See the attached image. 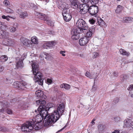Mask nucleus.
<instances>
[{"label": "nucleus", "mask_w": 133, "mask_h": 133, "mask_svg": "<svg viewBox=\"0 0 133 133\" xmlns=\"http://www.w3.org/2000/svg\"><path fill=\"white\" fill-rule=\"evenodd\" d=\"M20 88L22 89H24L27 86L26 83L24 81H22L20 83Z\"/></svg>", "instance_id": "nucleus-25"}, {"label": "nucleus", "mask_w": 133, "mask_h": 133, "mask_svg": "<svg viewBox=\"0 0 133 133\" xmlns=\"http://www.w3.org/2000/svg\"><path fill=\"white\" fill-rule=\"evenodd\" d=\"M35 82H37L38 83L41 85H43V79L42 78H41L40 79L37 81V79L35 80Z\"/></svg>", "instance_id": "nucleus-37"}, {"label": "nucleus", "mask_w": 133, "mask_h": 133, "mask_svg": "<svg viewBox=\"0 0 133 133\" xmlns=\"http://www.w3.org/2000/svg\"><path fill=\"white\" fill-rule=\"evenodd\" d=\"M7 130V129L4 127L0 126V131H5Z\"/></svg>", "instance_id": "nucleus-47"}, {"label": "nucleus", "mask_w": 133, "mask_h": 133, "mask_svg": "<svg viewBox=\"0 0 133 133\" xmlns=\"http://www.w3.org/2000/svg\"><path fill=\"white\" fill-rule=\"evenodd\" d=\"M60 87L62 88H64L66 90L69 89L70 88V86L67 84L63 83L60 85Z\"/></svg>", "instance_id": "nucleus-24"}, {"label": "nucleus", "mask_w": 133, "mask_h": 133, "mask_svg": "<svg viewBox=\"0 0 133 133\" xmlns=\"http://www.w3.org/2000/svg\"><path fill=\"white\" fill-rule=\"evenodd\" d=\"M82 2L84 3H88L89 1V0H81Z\"/></svg>", "instance_id": "nucleus-57"}, {"label": "nucleus", "mask_w": 133, "mask_h": 133, "mask_svg": "<svg viewBox=\"0 0 133 133\" xmlns=\"http://www.w3.org/2000/svg\"><path fill=\"white\" fill-rule=\"evenodd\" d=\"M104 21L102 19H100L98 21V23L99 25L101 26H102L104 24Z\"/></svg>", "instance_id": "nucleus-39"}, {"label": "nucleus", "mask_w": 133, "mask_h": 133, "mask_svg": "<svg viewBox=\"0 0 133 133\" xmlns=\"http://www.w3.org/2000/svg\"><path fill=\"white\" fill-rule=\"evenodd\" d=\"M46 21V23L49 25L51 26H54V23L51 21L49 20H47Z\"/></svg>", "instance_id": "nucleus-42"}, {"label": "nucleus", "mask_w": 133, "mask_h": 133, "mask_svg": "<svg viewBox=\"0 0 133 133\" xmlns=\"http://www.w3.org/2000/svg\"><path fill=\"white\" fill-rule=\"evenodd\" d=\"M99 0H91V3L92 5H95L98 3Z\"/></svg>", "instance_id": "nucleus-41"}, {"label": "nucleus", "mask_w": 133, "mask_h": 133, "mask_svg": "<svg viewBox=\"0 0 133 133\" xmlns=\"http://www.w3.org/2000/svg\"><path fill=\"white\" fill-rule=\"evenodd\" d=\"M89 7L88 5L85 4H81L80 6L79 9H83L85 11L87 12L88 11H89Z\"/></svg>", "instance_id": "nucleus-19"}, {"label": "nucleus", "mask_w": 133, "mask_h": 133, "mask_svg": "<svg viewBox=\"0 0 133 133\" xmlns=\"http://www.w3.org/2000/svg\"><path fill=\"white\" fill-rule=\"evenodd\" d=\"M0 28L2 30H6L8 29L7 25L0 21Z\"/></svg>", "instance_id": "nucleus-22"}, {"label": "nucleus", "mask_w": 133, "mask_h": 133, "mask_svg": "<svg viewBox=\"0 0 133 133\" xmlns=\"http://www.w3.org/2000/svg\"><path fill=\"white\" fill-rule=\"evenodd\" d=\"M52 82V80L48 78L46 81V82L48 84H50Z\"/></svg>", "instance_id": "nucleus-46"}, {"label": "nucleus", "mask_w": 133, "mask_h": 133, "mask_svg": "<svg viewBox=\"0 0 133 133\" xmlns=\"http://www.w3.org/2000/svg\"><path fill=\"white\" fill-rule=\"evenodd\" d=\"M5 41H6V45H12L14 44V42L13 40H12L11 39H5Z\"/></svg>", "instance_id": "nucleus-21"}, {"label": "nucleus", "mask_w": 133, "mask_h": 133, "mask_svg": "<svg viewBox=\"0 0 133 133\" xmlns=\"http://www.w3.org/2000/svg\"><path fill=\"white\" fill-rule=\"evenodd\" d=\"M65 52V51H60V53L62 54V55L63 56H65V55L64 54V53Z\"/></svg>", "instance_id": "nucleus-55"}, {"label": "nucleus", "mask_w": 133, "mask_h": 133, "mask_svg": "<svg viewBox=\"0 0 133 133\" xmlns=\"http://www.w3.org/2000/svg\"><path fill=\"white\" fill-rule=\"evenodd\" d=\"M2 18L3 19H6L7 18H12V17L10 16H5L4 15H3L2 16Z\"/></svg>", "instance_id": "nucleus-54"}, {"label": "nucleus", "mask_w": 133, "mask_h": 133, "mask_svg": "<svg viewBox=\"0 0 133 133\" xmlns=\"http://www.w3.org/2000/svg\"><path fill=\"white\" fill-rule=\"evenodd\" d=\"M8 59V57L5 55H3L0 57V59L2 62H4L7 61Z\"/></svg>", "instance_id": "nucleus-35"}, {"label": "nucleus", "mask_w": 133, "mask_h": 133, "mask_svg": "<svg viewBox=\"0 0 133 133\" xmlns=\"http://www.w3.org/2000/svg\"><path fill=\"white\" fill-rule=\"evenodd\" d=\"M47 105L48 106V109L49 110L50 108L53 107L54 106V105L53 104L51 103H48Z\"/></svg>", "instance_id": "nucleus-45"}, {"label": "nucleus", "mask_w": 133, "mask_h": 133, "mask_svg": "<svg viewBox=\"0 0 133 133\" xmlns=\"http://www.w3.org/2000/svg\"><path fill=\"white\" fill-rule=\"evenodd\" d=\"M90 30L91 29L89 30L86 33V36L87 38L90 37L92 36V31H93V30L94 31V29H93L92 30H91V31Z\"/></svg>", "instance_id": "nucleus-31"}, {"label": "nucleus", "mask_w": 133, "mask_h": 133, "mask_svg": "<svg viewBox=\"0 0 133 133\" xmlns=\"http://www.w3.org/2000/svg\"><path fill=\"white\" fill-rule=\"evenodd\" d=\"M18 26V24L17 23H14L13 26L10 27L9 28L10 31L11 32H14L16 31L17 29V28Z\"/></svg>", "instance_id": "nucleus-18"}, {"label": "nucleus", "mask_w": 133, "mask_h": 133, "mask_svg": "<svg viewBox=\"0 0 133 133\" xmlns=\"http://www.w3.org/2000/svg\"><path fill=\"white\" fill-rule=\"evenodd\" d=\"M47 59H49L50 57V55L49 54H47Z\"/></svg>", "instance_id": "nucleus-63"}, {"label": "nucleus", "mask_w": 133, "mask_h": 133, "mask_svg": "<svg viewBox=\"0 0 133 133\" xmlns=\"http://www.w3.org/2000/svg\"><path fill=\"white\" fill-rule=\"evenodd\" d=\"M5 11L6 13H8L12 14L14 12L13 10L10 8H7L5 10Z\"/></svg>", "instance_id": "nucleus-38"}, {"label": "nucleus", "mask_w": 133, "mask_h": 133, "mask_svg": "<svg viewBox=\"0 0 133 133\" xmlns=\"http://www.w3.org/2000/svg\"><path fill=\"white\" fill-rule=\"evenodd\" d=\"M80 10L79 11V12L81 14H85L86 12L83 9H80Z\"/></svg>", "instance_id": "nucleus-53"}, {"label": "nucleus", "mask_w": 133, "mask_h": 133, "mask_svg": "<svg viewBox=\"0 0 133 133\" xmlns=\"http://www.w3.org/2000/svg\"><path fill=\"white\" fill-rule=\"evenodd\" d=\"M57 5L59 9L63 11H68L69 9V5L66 3L61 0H58L57 1Z\"/></svg>", "instance_id": "nucleus-7"}, {"label": "nucleus", "mask_w": 133, "mask_h": 133, "mask_svg": "<svg viewBox=\"0 0 133 133\" xmlns=\"http://www.w3.org/2000/svg\"><path fill=\"white\" fill-rule=\"evenodd\" d=\"M32 67V70L34 75V79H37L38 81L43 76L41 73L38 71V64L34 61H32L31 63Z\"/></svg>", "instance_id": "nucleus-3"}, {"label": "nucleus", "mask_w": 133, "mask_h": 133, "mask_svg": "<svg viewBox=\"0 0 133 133\" xmlns=\"http://www.w3.org/2000/svg\"><path fill=\"white\" fill-rule=\"evenodd\" d=\"M4 70V67L0 65V72H2Z\"/></svg>", "instance_id": "nucleus-58"}, {"label": "nucleus", "mask_w": 133, "mask_h": 133, "mask_svg": "<svg viewBox=\"0 0 133 133\" xmlns=\"http://www.w3.org/2000/svg\"><path fill=\"white\" fill-rule=\"evenodd\" d=\"M1 37L5 39L7 38L9 36V33L6 31H3V33L1 34Z\"/></svg>", "instance_id": "nucleus-28"}, {"label": "nucleus", "mask_w": 133, "mask_h": 133, "mask_svg": "<svg viewBox=\"0 0 133 133\" xmlns=\"http://www.w3.org/2000/svg\"><path fill=\"white\" fill-rule=\"evenodd\" d=\"M112 133H119V130H115L112 132Z\"/></svg>", "instance_id": "nucleus-59"}, {"label": "nucleus", "mask_w": 133, "mask_h": 133, "mask_svg": "<svg viewBox=\"0 0 133 133\" xmlns=\"http://www.w3.org/2000/svg\"><path fill=\"white\" fill-rule=\"evenodd\" d=\"M123 22H128L132 21L133 18L131 17H125L123 18Z\"/></svg>", "instance_id": "nucleus-26"}, {"label": "nucleus", "mask_w": 133, "mask_h": 133, "mask_svg": "<svg viewBox=\"0 0 133 133\" xmlns=\"http://www.w3.org/2000/svg\"><path fill=\"white\" fill-rule=\"evenodd\" d=\"M119 52L121 54L123 55L128 56L130 54L129 52L126 51L122 49H120Z\"/></svg>", "instance_id": "nucleus-23"}, {"label": "nucleus", "mask_w": 133, "mask_h": 133, "mask_svg": "<svg viewBox=\"0 0 133 133\" xmlns=\"http://www.w3.org/2000/svg\"><path fill=\"white\" fill-rule=\"evenodd\" d=\"M47 55V53L45 52H43L40 54L39 58L41 59H44V58H45L46 59H47L46 56Z\"/></svg>", "instance_id": "nucleus-27"}, {"label": "nucleus", "mask_w": 133, "mask_h": 133, "mask_svg": "<svg viewBox=\"0 0 133 133\" xmlns=\"http://www.w3.org/2000/svg\"><path fill=\"white\" fill-rule=\"evenodd\" d=\"M39 114H38L35 117V119H32L31 121L34 122V129L38 130L41 129L43 126L41 122L44 118V125L45 126H51L52 124H54L51 118H50V114H49L46 110H42L38 112Z\"/></svg>", "instance_id": "nucleus-1"}, {"label": "nucleus", "mask_w": 133, "mask_h": 133, "mask_svg": "<svg viewBox=\"0 0 133 133\" xmlns=\"http://www.w3.org/2000/svg\"><path fill=\"white\" fill-rule=\"evenodd\" d=\"M121 78H122L123 80H124L127 78V76L125 75H122L121 76Z\"/></svg>", "instance_id": "nucleus-52"}, {"label": "nucleus", "mask_w": 133, "mask_h": 133, "mask_svg": "<svg viewBox=\"0 0 133 133\" xmlns=\"http://www.w3.org/2000/svg\"><path fill=\"white\" fill-rule=\"evenodd\" d=\"M114 76H117L118 75V73L117 72L115 71L114 72Z\"/></svg>", "instance_id": "nucleus-60"}, {"label": "nucleus", "mask_w": 133, "mask_h": 133, "mask_svg": "<svg viewBox=\"0 0 133 133\" xmlns=\"http://www.w3.org/2000/svg\"><path fill=\"white\" fill-rule=\"evenodd\" d=\"M62 14L65 21L68 22L71 19L72 16L68 11H62Z\"/></svg>", "instance_id": "nucleus-12"}, {"label": "nucleus", "mask_w": 133, "mask_h": 133, "mask_svg": "<svg viewBox=\"0 0 133 133\" xmlns=\"http://www.w3.org/2000/svg\"><path fill=\"white\" fill-rule=\"evenodd\" d=\"M35 94L38 97H41L43 95V92L41 90H38L36 91Z\"/></svg>", "instance_id": "nucleus-30"}, {"label": "nucleus", "mask_w": 133, "mask_h": 133, "mask_svg": "<svg viewBox=\"0 0 133 133\" xmlns=\"http://www.w3.org/2000/svg\"><path fill=\"white\" fill-rule=\"evenodd\" d=\"M34 121H27L22 124L21 128V130L24 132H30L33 129H34Z\"/></svg>", "instance_id": "nucleus-4"}, {"label": "nucleus", "mask_w": 133, "mask_h": 133, "mask_svg": "<svg viewBox=\"0 0 133 133\" xmlns=\"http://www.w3.org/2000/svg\"><path fill=\"white\" fill-rule=\"evenodd\" d=\"M123 8V7L122 6L120 5H118L117 9L115 10V12L116 13H119L122 10Z\"/></svg>", "instance_id": "nucleus-34"}, {"label": "nucleus", "mask_w": 133, "mask_h": 133, "mask_svg": "<svg viewBox=\"0 0 133 133\" xmlns=\"http://www.w3.org/2000/svg\"><path fill=\"white\" fill-rule=\"evenodd\" d=\"M120 118L119 117H116L114 118V121L116 122L119 121L120 120Z\"/></svg>", "instance_id": "nucleus-48"}, {"label": "nucleus", "mask_w": 133, "mask_h": 133, "mask_svg": "<svg viewBox=\"0 0 133 133\" xmlns=\"http://www.w3.org/2000/svg\"><path fill=\"white\" fill-rule=\"evenodd\" d=\"M28 16V14L26 12H21L20 14V17L22 18H24Z\"/></svg>", "instance_id": "nucleus-33"}, {"label": "nucleus", "mask_w": 133, "mask_h": 133, "mask_svg": "<svg viewBox=\"0 0 133 133\" xmlns=\"http://www.w3.org/2000/svg\"><path fill=\"white\" fill-rule=\"evenodd\" d=\"M127 89L129 90H131L133 89V85H130V87L127 88Z\"/></svg>", "instance_id": "nucleus-56"}, {"label": "nucleus", "mask_w": 133, "mask_h": 133, "mask_svg": "<svg viewBox=\"0 0 133 133\" xmlns=\"http://www.w3.org/2000/svg\"><path fill=\"white\" fill-rule=\"evenodd\" d=\"M99 54L98 52H94L93 53L92 57L93 58H94L98 57Z\"/></svg>", "instance_id": "nucleus-43"}, {"label": "nucleus", "mask_w": 133, "mask_h": 133, "mask_svg": "<svg viewBox=\"0 0 133 133\" xmlns=\"http://www.w3.org/2000/svg\"><path fill=\"white\" fill-rule=\"evenodd\" d=\"M89 39L86 36L82 37L80 39L79 41L80 45L81 46L85 45L88 43Z\"/></svg>", "instance_id": "nucleus-15"}, {"label": "nucleus", "mask_w": 133, "mask_h": 133, "mask_svg": "<svg viewBox=\"0 0 133 133\" xmlns=\"http://www.w3.org/2000/svg\"><path fill=\"white\" fill-rule=\"evenodd\" d=\"M66 127V126L65 125L64 127H63L60 130H58L57 132H59L62 131L63 130L65 127Z\"/></svg>", "instance_id": "nucleus-62"}, {"label": "nucleus", "mask_w": 133, "mask_h": 133, "mask_svg": "<svg viewBox=\"0 0 133 133\" xmlns=\"http://www.w3.org/2000/svg\"><path fill=\"white\" fill-rule=\"evenodd\" d=\"M81 33L80 29L79 28H75L72 30L71 33L72 36H71V38L74 40H75L78 39L79 38V36L78 35Z\"/></svg>", "instance_id": "nucleus-11"}, {"label": "nucleus", "mask_w": 133, "mask_h": 133, "mask_svg": "<svg viewBox=\"0 0 133 133\" xmlns=\"http://www.w3.org/2000/svg\"><path fill=\"white\" fill-rule=\"evenodd\" d=\"M26 57V56L23 54L21 56L19 61L17 60L16 65V68H17L19 67H22L23 66V59Z\"/></svg>", "instance_id": "nucleus-13"}, {"label": "nucleus", "mask_w": 133, "mask_h": 133, "mask_svg": "<svg viewBox=\"0 0 133 133\" xmlns=\"http://www.w3.org/2000/svg\"><path fill=\"white\" fill-rule=\"evenodd\" d=\"M4 4L5 6L9 5H10L9 2L7 0H5L4 2Z\"/></svg>", "instance_id": "nucleus-51"}, {"label": "nucleus", "mask_w": 133, "mask_h": 133, "mask_svg": "<svg viewBox=\"0 0 133 133\" xmlns=\"http://www.w3.org/2000/svg\"><path fill=\"white\" fill-rule=\"evenodd\" d=\"M119 100L118 98H116L114 100L113 104H115L118 103V102Z\"/></svg>", "instance_id": "nucleus-49"}, {"label": "nucleus", "mask_w": 133, "mask_h": 133, "mask_svg": "<svg viewBox=\"0 0 133 133\" xmlns=\"http://www.w3.org/2000/svg\"><path fill=\"white\" fill-rule=\"evenodd\" d=\"M64 106L63 104L59 105L57 108V110H54L52 113L50 114V118H51L54 123L59 118L60 116L64 112Z\"/></svg>", "instance_id": "nucleus-2"}, {"label": "nucleus", "mask_w": 133, "mask_h": 133, "mask_svg": "<svg viewBox=\"0 0 133 133\" xmlns=\"http://www.w3.org/2000/svg\"><path fill=\"white\" fill-rule=\"evenodd\" d=\"M13 87L15 88L18 87V88H20V83L18 82H15L14 83Z\"/></svg>", "instance_id": "nucleus-36"}, {"label": "nucleus", "mask_w": 133, "mask_h": 133, "mask_svg": "<svg viewBox=\"0 0 133 133\" xmlns=\"http://www.w3.org/2000/svg\"><path fill=\"white\" fill-rule=\"evenodd\" d=\"M78 55L81 58H83L84 57V55L83 54H79Z\"/></svg>", "instance_id": "nucleus-61"}, {"label": "nucleus", "mask_w": 133, "mask_h": 133, "mask_svg": "<svg viewBox=\"0 0 133 133\" xmlns=\"http://www.w3.org/2000/svg\"><path fill=\"white\" fill-rule=\"evenodd\" d=\"M123 127L126 128L129 130L133 129V122L131 120L127 119L124 121Z\"/></svg>", "instance_id": "nucleus-9"}, {"label": "nucleus", "mask_w": 133, "mask_h": 133, "mask_svg": "<svg viewBox=\"0 0 133 133\" xmlns=\"http://www.w3.org/2000/svg\"><path fill=\"white\" fill-rule=\"evenodd\" d=\"M98 129L100 132L104 130V126L103 125L100 124L98 126Z\"/></svg>", "instance_id": "nucleus-40"}, {"label": "nucleus", "mask_w": 133, "mask_h": 133, "mask_svg": "<svg viewBox=\"0 0 133 133\" xmlns=\"http://www.w3.org/2000/svg\"><path fill=\"white\" fill-rule=\"evenodd\" d=\"M20 40L21 43L25 47H31L32 46V43L30 40L25 38L21 37Z\"/></svg>", "instance_id": "nucleus-8"}, {"label": "nucleus", "mask_w": 133, "mask_h": 133, "mask_svg": "<svg viewBox=\"0 0 133 133\" xmlns=\"http://www.w3.org/2000/svg\"><path fill=\"white\" fill-rule=\"evenodd\" d=\"M38 15L39 16H41V17H40V19L44 21H46V15L41 13H39Z\"/></svg>", "instance_id": "nucleus-32"}, {"label": "nucleus", "mask_w": 133, "mask_h": 133, "mask_svg": "<svg viewBox=\"0 0 133 133\" xmlns=\"http://www.w3.org/2000/svg\"><path fill=\"white\" fill-rule=\"evenodd\" d=\"M31 42L32 43L37 44L38 43V40L36 37L33 36L31 38Z\"/></svg>", "instance_id": "nucleus-29"}, {"label": "nucleus", "mask_w": 133, "mask_h": 133, "mask_svg": "<svg viewBox=\"0 0 133 133\" xmlns=\"http://www.w3.org/2000/svg\"><path fill=\"white\" fill-rule=\"evenodd\" d=\"M89 21L90 24H94L96 22L95 20L93 18H90Z\"/></svg>", "instance_id": "nucleus-44"}, {"label": "nucleus", "mask_w": 133, "mask_h": 133, "mask_svg": "<svg viewBox=\"0 0 133 133\" xmlns=\"http://www.w3.org/2000/svg\"><path fill=\"white\" fill-rule=\"evenodd\" d=\"M36 104L38 105H40L39 108H38L37 110H35V112L37 113V111H39L40 110H47V107L45 105L46 102L44 100H42V99H39L37 100L36 101Z\"/></svg>", "instance_id": "nucleus-6"}, {"label": "nucleus", "mask_w": 133, "mask_h": 133, "mask_svg": "<svg viewBox=\"0 0 133 133\" xmlns=\"http://www.w3.org/2000/svg\"><path fill=\"white\" fill-rule=\"evenodd\" d=\"M56 44V43L54 41L46 42L44 43L43 46L44 49H47L48 48L52 47Z\"/></svg>", "instance_id": "nucleus-14"}, {"label": "nucleus", "mask_w": 133, "mask_h": 133, "mask_svg": "<svg viewBox=\"0 0 133 133\" xmlns=\"http://www.w3.org/2000/svg\"><path fill=\"white\" fill-rule=\"evenodd\" d=\"M81 5L80 3L78 0L74 2H72L71 3V7L75 9H77L79 7H80Z\"/></svg>", "instance_id": "nucleus-17"}, {"label": "nucleus", "mask_w": 133, "mask_h": 133, "mask_svg": "<svg viewBox=\"0 0 133 133\" xmlns=\"http://www.w3.org/2000/svg\"><path fill=\"white\" fill-rule=\"evenodd\" d=\"M5 112L9 114H11L12 113V111L10 109H7L5 111Z\"/></svg>", "instance_id": "nucleus-50"}, {"label": "nucleus", "mask_w": 133, "mask_h": 133, "mask_svg": "<svg viewBox=\"0 0 133 133\" xmlns=\"http://www.w3.org/2000/svg\"><path fill=\"white\" fill-rule=\"evenodd\" d=\"M76 24L78 27L77 28L80 29L81 33L83 32V30L88 29V26L87 23L82 19H79L77 21Z\"/></svg>", "instance_id": "nucleus-5"}, {"label": "nucleus", "mask_w": 133, "mask_h": 133, "mask_svg": "<svg viewBox=\"0 0 133 133\" xmlns=\"http://www.w3.org/2000/svg\"><path fill=\"white\" fill-rule=\"evenodd\" d=\"M2 102L1 104V105L3 109H0V113L1 112L3 113H4L5 112V109H4L5 108L7 107L8 106V104H7V103H6V104H5V102L4 101Z\"/></svg>", "instance_id": "nucleus-20"}, {"label": "nucleus", "mask_w": 133, "mask_h": 133, "mask_svg": "<svg viewBox=\"0 0 133 133\" xmlns=\"http://www.w3.org/2000/svg\"><path fill=\"white\" fill-rule=\"evenodd\" d=\"M98 75V74L97 75H95V74H91L88 71L86 72L85 73V76L90 79H91L94 78V81L97 78Z\"/></svg>", "instance_id": "nucleus-16"}, {"label": "nucleus", "mask_w": 133, "mask_h": 133, "mask_svg": "<svg viewBox=\"0 0 133 133\" xmlns=\"http://www.w3.org/2000/svg\"><path fill=\"white\" fill-rule=\"evenodd\" d=\"M98 6L96 5L90 6L89 9V12L92 15L97 17V14L98 13Z\"/></svg>", "instance_id": "nucleus-10"}, {"label": "nucleus", "mask_w": 133, "mask_h": 133, "mask_svg": "<svg viewBox=\"0 0 133 133\" xmlns=\"http://www.w3.org/2000/svg\"><path fill=\"white\" fill-rule=\"evenodd\" d=\"M97 89V88L95 87H94V86H93L92 87V89L93 91H95Z\"/></svg>", "instance_id": "nucleus-64"}]
</instances>
